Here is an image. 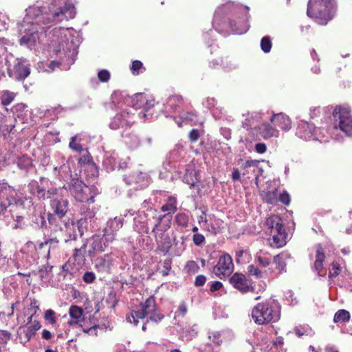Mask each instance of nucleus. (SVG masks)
Returning a JSON list of instances; mask_svg holds the SVG:
<instances>
[{
    "label": "nucleus",
    "instance_id": "nucleus-58",
    "mask_svg": "<svg viewBox=\"0 0 352 352\" xmlns=\"http://www.w3.org/2000/svg\"><path fill=\"white\" fill-rule=\"evenodd\" d=\"M44 318L51 324H54L56 322L55 312L52 309H47L45 313Z\"/></svg>",
    "mask_w": 352,
    "mask_h": 352
},
{
    "label": "nucleus",
    "instance_id": "nucleus-3",
    "mask_svg": "<svg viewBox=\"0 0 352 352\" xmlns=\"http://www.w3.org/2000/svg\"><path fill=\"white\" fill-rule=\"evenodd\" d=\"M59 179L66 182L63 188L68 191L76 201L92 204L94 202V197L99 193L95 186L89 187L85 185L78 178L74 177L71 174L69 165L64 164L59 168Z\"/></svg>",
    "mask_w": 352,
    "mask_h": 352
},
{
    "label": "nucleus",
    "instance_id": "nucleus-24",
    "mask_svg": "<svg viewBox=\"0 0 352 352\" xmlns=\"http://www.w3.org/2000/svg\"><path fill=\"white\" fill-rule=\"evenodd\" d=\"M113 261L111 253L106 254L95 260V267L99 272H109Z\"/></svg>",
    "mask_w": 352,
    "mask_h": 352
},
{
    "label": "nucleus",
    "instance_id": "nucleus-25",
    "mask_svg": "<svg viewBox=\"0 0 352 352\" xmlns=\"http://www.w3.org/2000/svg\"><path fill=\"white\" fill-rule=\"evenodd\" d=\"M103 166L107 171H111L116 168H124L126 166L125 163L120 164L118 162V156L116 154H106L103 160Z\"/></svg>",
    "mask_w": 352,
    "mask_h": 352
},
{
    "label": "nucleus",
    "instance_id": "nucleus-16",
    "mask_svg": "<svg viewBox=\"0 0 352 352\" xmlns=\"http://www.w3.org/2000/svg\"><path fill=\"white\" fill-rule=\"evenodd\" d=\"M124 180L128 186H132L135 190L143 189L150 183L148 174L142 171H135L129 175H125Z\"/></svg>",
    "mask_w": 352,
    "mask_h": 352
},
{
    "label": "nucleus",
    "instance_id": "nucleus-44",
    "mask_svg": "<svg viewBox=\"0 0 352 352\" xmlns=\"http://www.w3.org/2000/svg\"><path fill=\"white\" fill-rule=\"evenodd\" d=\"M222 334L221 332L212 331L209 333L208 338L215 345L220 346L223 343Z\"/></svg>",
    "mask_w": 352,
    "mask_h": 352
},
{
    "label": "nucleus",
    "instance_id": "nucleus-40",
    "mask_svg": "<svg viewBox=\"0 0 352 352\" xmlns=\"http://www.w3.org/2000/svg\"><path fill=\"white\" fill-rule=\"evenodd\" d=\"M32 222L38 228H43L47 227V221L45 219V213H39L38 214H34L32 218Z\"/></svg>",
    "mask_w": 352,
    "mask_h": 352
},
{
    "label": "nucleus",
    "instance_id": "nucleus-29",
    "mask_svg": "<svg viewBox=\"0 0 352 352\" xmlns=\"http://www.w3.org/2000/svg\"><path fill=\"white\" fill-rule=\"evenodd\" d=\"M14 78L19 80H24L30 74V67L23 63H19L14 66Z\"/></svg>",
    "mask_w": 352,
    "mask_h": 352
},
{
    "label": "nucleus",
    "instance_id": "nucleus-26",
    "mask_svg": "<svg viewBox=\"0 0 352 352\" xmlns=\"http://www.w3.org/2000/svg\"><path fill=\"white\" fill-rule=\"evenodd\" d=\"M122 226L123 218L115 217L114 219H111L107 222V226L104 228L102 232H104L105 234H112L113 235L114 240L116 232L122 227Z\"/></svg>",
    "mask_w": 352,
    "mask_h": 352
},
{
    "label": "nucleus",
    "instance_id": "nucleus-45",
    "mask_svg": "<svg viewBox=\"0 0 352 352\" xmlns=\"http://www.w3.org/2000/svg\"><path fill=\"white\" fill-rule=\"evenodd\" d=\"M263 199L268 204H274L278 200V191L275 190L272 192H265L263 195Z\"/></svg>",
    "mask_w": 352,
    "mask_h": 352
},
{
    "label": "nucleus",
    "instance_id": "nucleus-9",
    "mask_svg": "<svg viewBox=\"0 0 352 352\" xmlns=\"http://www.w3.org/2000/svg\"><path fill=\"white\" fill-rule=\"evenodd\" d=\"M262 116L261 113H255L252 114L243 122V127L251 131H256L257 133L265 140L277 138L280 135L279 130L274 125L264 122L261 124Z\"/></svg>",
    "mask_w": 352,
    "mask_h": 352
},
{
    "label": "nucleus",
    "instance_id": "nucleus-63",
    "mask_svg": "<svg viewBox=\"0 0 352 352\" xmlns=\"http://www.w3.org/2000/svg\"><path fill=\"white\" fill-rule=\"evenodd\" d=\"M162 265L164 270H162V274L163 276H166L171 268V262L169 259H166L163 261Z\"/></svg>",
    "mask_w": 352,
    "mask_h": 352
},
{
    "label": "nucleus",
    "instance_id": "nucleus-36",
    "mask_svg": "<svg viewBox=\"0 0 352 352\" xmlns=\"http://www.w3.org/2000/svg\"><path fill=\"white\" fill-rule=\"evenodd\" d=\"M245 168H250V170L256 174L255 183L258 184V177L263 174V170L258 166V162L254 161H247L245 164Z\"/></svg>",
    "mask_w": 352,
    "mask_h": 352
},
{
    "label": "nucleus",
    "instance_id": "nucleus-14",
    "mask_svg": "<svg viewBox=\"0 0 352 352\" xmlns=\"http://www.w3.org/2000/svg\"><path fill=\"white\" fill-rule=\"evenodd\" d=\"M16 192L7 184H0V214H3L7 208L17 204Z\"/></svg>",
    "mask_w": 352,
    "mask_h": 352
},
{
    "label": "nucleus",
    "instance_id": "nucleus-15",
    "mask_svg": "<svg viewBox=\"0 0 352 352\" xmlns=\"http://www.w3.org/2000/svg\"><path fill=\"white\" fill-rule=\"evenodd\" d=\"M233 269L232 257L229 254H224L219 258L217 264L213 268V272L222 279L229 276L233 272Z\"/></svg>",
    "mask_w": 352,
    "mask_h": 352
},
{
    "label": "nucleus",
    "instance_id": "nucleus-61",
    "mask_svg": "<svg viewBox=\"0 0 352 352\" xmlns=\"http://www.w3.org/2000/svg\"><path fill=\"white\" fill-rule=\"evenodd\" d=\"M82 279L86 283H92L96 279L95 274L92 272H86L83 274Z\"/></svg>",
    "mask_w": 352,
    "mask_h": 352
},
{
    "label": "nucleus",
    "instance_id": "nucleus-11",
    "mask_svg": "<svg viewBox=\"0 0 352 352\" xmlns=\"http://www.w3.org/2000/svg\"><path fill=\"white\" fill-rule=\"evenodd\" d=\"M266 232L272 236V244L276 248L286 244V234L283 228V221L278 215H272L265 221Z\"/></svg>",
    "mask_w": 352,
    "mask_h": 352
},
{
    "label": "nucleus",
    "instance_id": "nucleus-37",
    "mask_svg": "<svg viewBox=\"0 0 352 352\" xmlns=\"http://www.w3.org/2000/svg\"><path fill=\"white\" fill-rule=\"evenodd\" d=\"M350 319V314L345 309L338 310L334 316L333 321L336 323L345 322Z\"/></svg>",
    "mask_w": 352,
    "mask_h": 352
},
{
    "label": "nucleus",
    "instance_id": "nucleus-13",
    "mask_svg": "<svg viewBox=\"0 0 352 352\" xmlns=\"http://www.w3.org/2000/svg\"><path fill=\"white\" fill-rule=\"evenodd\" d=\"M95 217V212L92 210H87L85 212L82 217L78 221L77 224H72L67 228L68 230L73 231L72 234H69V238L65 239V241L76 240L78 233L75 230L76 228H78V234L82 236L85 230L87 229L89 223H91Z\"/></svg>",
    "mask_w": 352,
    "mask_h": 352
},
{
    "label": "nucleus",
    "instance_id": "nucleus-50",
    "mask_svg": "<svg viewBox=\"0 0 352 352\" xmlns=\"http://www.w3.org/2000/svg\"><path fill=\"white\" fill-rule=\"evenodd\" d=\"M248 272L250 276H254L256 278H261L263 276V272L254 265H250L248 267Z\"/></svg>",
    "mask_w": 352,
    "mask_h": 352
},
{
    "label": "nucleus",
    "instance_id": "nucleus-4",
    "mask_svg": "<svg viewBox=\"0 0 352 352\" xmlns=\"http://www.w3.org/2000/svg\"><path fill=\"white\" fill-rule=\"evenodd\" d=\"M251 316L258 325L276 322L280 317V305L276 300L269 299L255 305Z\"/></svg>",
    "mask_w": 352,
    "mask_h": 352
},
{
    "label": "nucleus",
    "instance_id": "nucleus-51",
    "mask_svg": "<svg viewBox=\"0 0 352 352\" xmlns=\"http://www.w3.org/2000/svg\"><path fill=\"white\" fill-rule=\"evenodd\" d=\"M198 331V326L197 324H193L191 327H186L184 329V333H186V336L187 339L191 340L193 337L196 336Z\"/></svg>",
    "mask_w": 352,
    "mask_h": 352
},
{
    "label": "nucleus",
    "instance_id": "nucleus-43",
    "mask_svg": "<svg viewBox=\"0 0 352 352\" xmlns=\"http://www.w3.org/2000/svg\"><path fill=\"white\" fill-rule=\"evenodd\" d=\"M314 134L313 135L312 140H318L320 142H326L327 140H323L325 138L326 134L327 133L325 129L318 128L316 129L315 126L314 128Z\"/></svg>",
    "mask_w": 352,
    "mask_h": 352
},
{
    "label": "nucleus",
    "instance_id": "nucleus-32",
    "mask_svg": "<svg viewBox=\"0 0 352 352\" xmlns=\"http://www.w3.org/2000/svg\"><path fill=\"white\" fill-rule=\"evenodd\" d=\"M58 240L56 238L50 239L43 243H41L39 248L41 249L47 248V256L51 252H54L58 248Z\"/></svg>",
    "mask_w": 352,
    "mask_h": 352
},
{
    "label": "nucleus",
    "instance_id": "nucleus-46",
    "mask_svg": "<svg viewBox=\"0 0 352 352\" xmlns=\"http://www.w3.org/2000/svg\"><path fill=\"white\" fill-rule=\"evenodd\" d=\"M261 48L265 53H269L272 49V42L270 36H264L261 41Z\"/></svg>",
    "mask_w": 352,
    "mask_h": 352
},
{
    "label": "nucleus",
    "instance_id": "nucleus-19",
    "mask_svg": "<svg viewBox=\"0 0 352 352\" xmlns=\"http://www.w3.org/2000/svg\"><path fill=\"white\" fill-rule=\"evenodd\" d=\"M230 283L234 288L242 293H248L253 289L250 281L241 273H235L230 278Z\"/></svg>",
    "mask_w": 352,
    "mask_h": 352
},
{
    "label": "nucleus",
    "instance_id": "nucleus-21",
    "mask_svg": "<svg viewBox=\"0 0 352 352\" xmlns=\"http://www.w3.org/2000/svg\"><path fill=\"white\" fill-rule=\"evenodd\" d=\"M270 121L275 127H278L285 132L289 131L292 129L291 119L283 113H273Z\"/></svg>",
    "mask_w": 352,
    "mask_h": 352
},
{
    "label": "nucleus",
    "instance_id": "nucleus-57",
    "mask_svg": "<svg viewBox=\"0 0 352 352\" xmlns=\"http://www.w3.org/2000/svg\"><path fill=\"white\" fill-rule=\"evenodd\" d=\"M110 76V72L107 69H101L98 72V78L102 82H108Z\"/></svg>",
    "mask_w": 352,
    "mask_h": 352
},
{
    "label": "nucleus",
    "instance_id": "nucleus-27",
    "mask_svg": "<svg viewBox=\"0 0 352 352\" xmlns=\"http://www.w3.org/2000/svg\"><path fill=\"white\" fill-rule=\"evenodd\" d=\"M312 250L315 252V262H314V269L316 271L320 273V270L323 267V262L325 259V254L324 250L320 244H317L314 247H313Z\"/></svg>",
    "mask_w": 352,
    "mask_h": 352
},
{
    "label": "nucleus",
    "instance_id": "nucleus-5",
    "mask_svg": "<svg viewBox=\"0 0 352 352\" xmlns=\"http://www.w3.org/2000/svg\"><path fill=\"white\" fill-rule=\"evenodd\" d=\"M336 12L335 0H309L307 14L319 25H327Z\"/></svg>",
    "mask_w": 352,
    "mask_h": 352
},
{
    "label": "nucleus",
    "instance_id": "nucleus-34",
    "mask_svg": "<svg viewBox=\"0 0 352 352\" xmlns=\"http://www.w3.org/2000/svg\"><path fill=\"white\" fill-rule=\"evenodd\" d=\"M221 67L226 71L230 72L238 67V64L229 57L220 58Z\"/></svg>",
    "mask_w": 352,
    "mask_h": 352
},
{
    "label": "nucleus",
    "instance_id": "nucleus-35",
    "mask_svg": "<svg viewBox=\"0 0 352 352\" xmlns=\"http://www.w3.org/2000/svg\"><path fill=\"white\" fill-rule=\"evenodd\" d=\"M82 140V138L81 135H76L73 136L69 144V148L76 152H81L84 151L83 147L80 144Z\"/></svg>",
    "mask_w": 352,
    "mask_h": 352
},
{
    "label": "nucleus",
    "instance_id": "nucleus-31",
    "mask_svg": "<svg viewBox=\"0 0 352 352\" xmlns=\"http://www.w3.org/2000/svg\"><path fill=\"white\" fill-rule=\"evenodd\" d=\"M16 94L9 90H0V100L3 106L10 105L15 99Z\"/></svg>",
    "mask_w": 352,
    "mask_h": 352
},
{
    "label": "nucleus",
    "instance_id": "nucleus-41",
    "mask_svg": "<svg viewBox=\"0 0 352 352\" xmlns=\"http://www.w3.org/2000/svg\"><path fill=\"white\" fill-rule=\"evenodd\" d=\"M285 258V254H279L274 257V263L276 265V267L280 272L284 271L286 266Z\"/></svg>",
    "mask_w": 352,
    "mask_h": 352
},
{
    "label": "nucleus",
    "instance_id": "nucleus-2",
    "mask_svg": "<svg viewBox=\"0 0 352 352\" xmlns=\"http://www.w3.org/2000/svg\"><path fill=\"white\" fill-rule=\"evenodd\" d=\"M249 8L228 2L219 8L214 15L213 27L223 36L230 32L236 34L245 33L249 29Z\"/></svg>",
    "mask_w": 352,
    "mask_h": 352
},
{
    "label": "nucleus",
    "instance_id": "nucleus-12",
    "mask_svg": "<svg viewBox=\"0 0 352 352\" xmlns=\"http://www.w3.org/2000/svg\"><path fill=\"white\" fill-rule=\"evenodd\" d=\"M111 100L112 102L118 108H122V103H124L130 104L133 109H138L143 107L145 102V96L143 94L139 93L132 97H127L121 92L114 91L111 95Z\"/></svg>",
    "mask_w": 352,
    "mask_h": 352
},
{
    "label": "nucleus",
    "instance_id": "nucleus-33",
    "mask_svg": "<svg viewBox=\"0 0 352 352\" xmlns=\"http://www.w3.org/2000/svg\"><path fill=\"white\" fill-rule=\"evenodd\" d=\"M183 98L179 95L170 96L166 102L167 107L171 109L173 111H176L179 105L182 103Z\"/></svg>",
    "mask_w": 352,
    "mask_h": 352
},
{
    "label": "nucleus",
    "instance_id": "nucleus-48",
    "mask_svg": "<svg viewBox=\"0 0 352 352\" xmlns=\"http://www.w3.org/2000/svg\"><path fill=\"white\" fill-rule=\"evenodd\" d=\"M341 267L337 262H333L329 268V277L335 278L340 274L341 272Z\"/></svg>",
    "mask_w": 352,
    "mask_h": 352
},
{
    "label": "nucleus",
    "instance_id": "nucleus-39",
    "mask_svg": "<svg viewBox=\"0 0 352 352\" xmlns=\"http://www.w3.org/2000/svg\"><path fill=\"white\" fill-rule=\"evenodd\" d=\"M82 330L85 333H87L89 336H98L99 331H104L106 329L104 324H94L91 327H82Z\"/></svg>",
    "mask_w": 352,
    "mask_h": 352
},
{
    "label": "nucleus",
    "instance_id": "nucleus-60",
    "mask_svg": "<svg viewBox=\"0 0 352 352\" xmlns=\"http://www.w3.org/2000/svg\"><path fill=\"white\" fill-rule=\"evenodd\" d=\"M142 66L143 65L141 61L134 60L131 67L132 73L133 74H138L140 73V69L142 68Z\"/></svg>",
    "mask_w": 352,
    "mask_h": 352
},
{
    "label": "nucleus",
    "instance_id": "nucleus-8",
    "mask_svg": "<svg viewBox=\"0 0 352 352\" xmlns=\"http://www.w3.org/2000/svg\"><path fill=\"white\" fill-rule=\"evenodd\" d=\"M177 204L176 198L169 197L167 199L166 203L161 208L162 211L166 213L153 218L155 219V225L151 230V233L154 234L155 241L159 245H162L163 241L167 239L165 231L169 228L168 223L164 225L162 223V221L168 218L169 215L175 212L177 208Z\"/></svg>",
    "mask_w": 352,
    "mask_h": 352
},
{
    "label": "nucleus",
    "instance_id": "nucleus-56",
    "mask_svg": "<svg viewBox=\"0 0 352 352\" xmlns=\"http://www.w3.org/2000/svg\"><path fill=\"white\" fill-rule=\"evenodd\" d=\"M14 127H15L14 124L1 125L0 126L1 135H3L5 137L8 135L12 132V131L14 129Z\"/></svg>",
    "mask_w": 352,
    "mask_h": 352
},
{
    "label": "nucleus",
    "instance_id": "nucleus-47",
    "mask_svg": "<svg viewBox=\"0 0 352 352\" xmlns=\"http://www.w3.org/2000/svg\"><path fill=\"white\" fill-rule=\"evenodd\" d=\"M175 221L182 227H186L188 223V216L184 212H180L176 214Z\"/></svg>",
    "mask_w": 352,
    "mask_h": 352
},
{
    "label": "nucleus",
    "instance_id": "nucleus-53",
    "mask_svg": "<svg viewBox=\"0 0 352 352\" xmlns=\"http://www.w3.org/2000/svg\"><path fill=\"white\" fill-rule=\"evenodd\" d=\"M202 104L206 108L210 110L214 108L217 109V107H216L217 100L214 98L207 97L203 100Z\"/></svg>",
    "mask_w": 352,
    "mask_h": 352
},
{
    "label": "nucleus",
    "instance_id": "nucleus-62",
    "mask_svg": "<svg viewBox=\"0 0 352 352\" xmlns=\"http://www.w3.org/2000/svg\"><path fill=\"white\" fill-rule=\"evenodd\" d=\"M278 200L285 205H289L290 203V196L285 191L280 194Z\"/></svg>",
    "mask_w": 352,
    "mask_h": 352
},
{
    "label": "nucleus",
    "instance_id": "nucleus-23",
    "mask_svg": "<svg viewBox=\"0 0 352 352\" xmlns=\"http://www.w3.org/2000/svg\"><path fill=\"white\" fill-rule=\"evenodd\" d=\"M147 217L144 211H138L133 218V228L138 233H149L146 226Z\"/></svg>",
    "mask_w": 352,
    "mask_h": 352
},
{
    "label": "nucleus",
    "instance_id": "nucleus-6",
    "mask_svg": "<svg viewBox=\"0 0 352 352\" xmlns=\"http://www.w3.org/2000/svg\"><path fill=\"white\" fill-rule=\"evenodd\" d=\"M60 190V188H52L46 191L44 189L38 188L37 191L38 197L40 198L52 199L50 207L54 214H47V219L50 225L58 226L56 217L60 220L65 216L68 210V201L58 197V192Z\"/></svg>",
    "mask_w": 352,
    "mask_h": 352
},
{
    "label": "nucleus",
    "instance_id": "nucleus-64",
    "mask_svg": "<svg viewBox=\"0 0 352 352\" xmlns=\"http://www.w3.org/2000/svg\"><path fill=\"white\" fill-rule=\"evenodd\" d=\"M206 278L204 275H198L195 278V285L197 287H200L204 285Z\"/></svg>",
    "mask_w": 352,
    "mask_h": 352
},
{
    "label": "nucleus",
    "instance_id": "nucleus-1",
    "mask_svg": "<svg viewBox=\"0 0 352 352\" xmlns=\"http://www.w3.org/2000/svg\"><path fill=\"white\" fill-rule=\"evenodd\" d=\"M25 12L19 26L20 33L25 34L19 40L20 45L32 49L40 38L39 34H44L56 45L54 52L59 58V60L51 61L46 71L52 72L58 67L62 70L68 69L76 60L80 38L72 34L73 30L52 28L54 23L75 17L74 4L70 0H52L47 7L32 6Z\"/></svg>",
    "mask_w": 352,
    "mask_h": 352
},
{
    "label": "nucleus",
    "instance_id": "nucleus-20",
    "mask_svg": "<svg viewBox=\"0 0 352 352\" xmlns=\"http://www.w3.org/2000/svg\"><path fill=\"white\" fill-rule=\"evenodd\" d=\"M125 144L131 149H136L139 146H150L152 140L149 137L140 139V137L134 133H130L126 135H122Z\"/></svg>",
    "mask_w": 352,
    "mask_h": 352
},
{
    "label": "nucleus",
    "instance_id": "nucleus-49",
    "mask_svg": "<svg viewBox=\"0 0 352 352\" xmlns=\"http://www.w3.org/2000/svg\"><path fill=\"white\" fill-rule=\"evenodd\" d=\"M154 105L155 100L153 99H146L145 98L144 104H143V107H142V108H143L144 111L140 112V116H142V118H146L147 115L146 112L148 111L151 108L153 107Z\"/></svg>",
    "mask_w": 352,
    "mask_h": 352
},
{
    "label": "nucleus",
    "instance_id": "nucleus-30",
    "mask_svg": "<svg viewBox=\"0 0 352 352\" xmlns=\"http://www.w3.org/2000/svg\"><path fill=\"white\" fill-rule=\"evenodd\" d=\"M69 314L72 318V321H69V324L72 325L73 323H78L82 318L83 310L81 307L76 305H72L69 310Z\"/></svg>",
    "mask_w": 352,
    "mask_h": 352
},
{
    "label": "nucleus",
    "instance_id": "nucleus-7",
    "mask_svg": "<svg viewBox=\"0 0 352 352\" xmlns=\"http://www.w3.org/2000/svg\"><path fill=\"white\" fill-rule=\"evenodd\" d=\"M146 316H148L150 320L155 322H158L164 318V315L157 309L153 296L148 298L144 302L141 303L138 309L132 310L131 314L127 316L126 320L135 326H138V320H144Z\"/></svg>",
    "mask_w": 352,
    "mask_h": 352
},
{
    "label": "nucleus",
    "instance_id": "nucleus-18",
    "mask_svg": "<svg viewBox=\"0 0 352 352\" xmlns=\"http://www.w3.org/2000/svg\"><path fill=\"white\" fill-rule=\"evenodd\" d=\"M133 122L132 113L128 109H123L121 113L116 114L111 120L109 127L116 130L131 126Z\"/></svg>",
    "mask_w": 352,
    "mask_h": 352
},
{
    "label": "nucleus",
    "instance_id": "nucleus-10",
    "mask_svg": "<svg viewBox=\"0 0 352 352\" xmlns=\"http://www.w3.org/2000/svg\"><path fill=\"white\" fill-rule=\"evenodd\" d=\"M333 129L340 130L346 136H352V116L346 106H338L333 112Z\"/></svg>",
    "mask_w": 352,
    "mask_h": 352
},
{
    "label": "nucleus",
    "instance_id": "nucleus-55",
    "mask_svg": "<svg viewBox=\"0 0 352 352\" xmlns=\"http://www.w3.org/2000/svg\"><path fill=\"white\" fill-rule=\"evenodd\" d=\"M86 249V244H83L80 248L75 249L74 256L76 261H82L85 260L84 253Z\"/></svg>",
    "mask_w": 352,
    "mask_h": 352
},
{
    "label": "nucleus",
    "instance_id": "nucleus-17",
    "mask_svg": "<svg viewBox=\"0 0 352 352\" xmlns=\"http://www.w3.org/2000/svg\"><path fill=\"white\" fill-rule=\"evenodd\" d=\"M91 241V250L89 251L90 255L92 252H104L106 248L113 242V235L103 232L102 235L93 236Z\"/></svg>",
    "mask_w": 352,
    "mask_h": 352
},
{
    "label": "nucleus",
    "instance_id": "nucleus-42",
    "mask_svg": "<svg viewBox=\"0 0 352 352\" xmlns=\"http://www.w3.org/2000/svg\"><path fill=\"white\" fill-rule=\"evenodd\" d=\"M17 334L20 340V342L24 344L28 342L32 337V336H30V334H29L28 331H27L26 327L23 326L19 327L17 331Z\"/></svg>",
    "mask_w": 352,
    "mask_h": 352
},
{
    "label": "nucleus",
    "instance_id": "nucleus-52",
    "mask_svg": "<svg viewBox=\"0 0 352 352\" xmlns=\"http://www.w3.org/2000/svg\"><path fill=\"white\" fill-rule=\"evenodd\" d=\"M25 327L29 334L33 336L36 332L41 329V325L38 320H34L32 324L26 325Z\"/></svg>",
    "mask_w": 352,
    "mask_h": 352
},
{
    "label": "nucleus",
    "instance_id": "nucleus-54",
    "mask_svg": "<svg viewBox=\"0 0 352 352\" xmlns=\"http://www.w3.org/2000/svg\"><path fill=\"white\" fill-rule=\"evenodd\" d=\"M194 117H195L194 113H187L186 115H183L182 116H181L179 118H175V120L179 126H182V122H187V121H193Z\"/></svg>",
    "mask_w": 352,
    "mask_h": 352
},
{
    "label": "nucleus",
    "instance_id": "nucleus-38",
    "mask_svg": "<svg viewBox=\"0 0 352 352\" xmlns=\"http://www.w3.org/2000/svg\"><path fill=\"white\" fill-rule=\"evenodd\" d=\"M255 261L260 267H266L270 265L271 260L266 253L259 252L256 255Z\"/></svg>",
    "mask_w": 352,
    "mask_h": 352
},
{
    "label": "nucleus",
    "instance_id": "nucleus-28",
    "mask_svg": "<svg viewBox=\"0 0 352 352\" xmlns=\"http://www.w3.org/2000/svg\"><path fill=\"white\" fill-rule=\"evenodd\" d=\"M197 174L193 164H188L186 168V173L183 177V182L192 188L195 186L197 182Z\"/></svg>",
    "mask_w": 352,
    "mask_h": 352
},
{
    "label": "nucleus",
    "instance_id": "nucleus-59",
    "mask_svg": "<svg viewBox=\"0 0 352 352\" xmlns=\"http://www.w3.org/2000/svg\"><path fill=\"white\" fill-rule=\"evenodd\" d=\"M192 241L195 245L200 246L205 242V237L201 234L195 233L192 236Z\"/></svg>",
    "mask_w": 352,
    "mask_h": 352
},
{
    "label": "nucleus",
    "instance_id": "nucleus-22",
    "mask_svg": "<svg viewBox=\"0 0 352 352\" xmlns=\"http://www.w3.org/2000/svg\"><path fill=\"white\" fill-rule=\"evenodd\" d=\"M314 125L306 121L300 120L298 123L296 134L300 139L306 141L311 140L314 134Z\"/></svg>",
    "mask_w": 352,
    "mask_h": 352
}]
</instances>
